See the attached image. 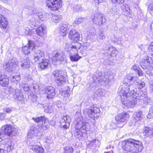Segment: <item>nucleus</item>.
Wrapping results in <instances>:
<instances>
[{
  "label": "nucleus",
  "instance_id": "nucleus-28",
  "mask_svg": "<svg viewBox=\"0 0 153 153\" xmlns=\"http://www.w3.org/2000/svg\"><path fill=\"white\" fill-rule=\"evenodd\" d=\"M30 149L37 153H42L44 152V149L42 146L36 145L32 146Z\"/></svg>",
  "mask_w": 153,
  "mask_h": 153
},
{
  "label": "nucleus",
  "instance_id": "nucleus-34",
  "mask_svg": "<svg viewBox=\"0 0 153 153\" xmlns=\"http://www.w3.org/2000/svg\"><path fill=\"white\" fill-rule=\"evenodd\" d=\"M142 112L141 111H139L138 113H136L135 117H134V120H136L134 126L136 125L137 122L141 120L142 118Z\"/></svg>",
  "mask_w": 153,
  "mask_h": 153
},
{
  "label": "nucleus",
  "instance_id": "nucleus-25",
  "mask_svg": "<svg viewBox=\"0 0 153 153\" xmlns=\"http://www.w3.org/2000/svg\"><path fill=\"white\" fill-rule=\"evenodd\" d=\"M143 148L142 142L134 140V152L137 153L140 152Z\"/></svg>",
  "mask_w": 153,
  "mask_h": 153
},
{
  "label": "nucleus",
  "instance_id": "nucleus-43",
  "mask_svg": "<svg viewBox=\"0 0 153 153\" xmlns=\"http://www.w3.org/2000/svg\"><path fill=\"white\" fill-rule=\"evenodd\" d=\"M152 105V106L150 108L149 114L147 116L148 118L150 119L153 117V103Z\"/></svg>",
  "mask_w": 153,
  "mask_h": 153
},
{
  "label": "nucleus",
  "instance_id": "nucleus-27",
  "mask_svg": "<svg viewBox=\"0 0 153 153\" xmlns=\"http://www.w3.org/2000/svg\"><path fill=\"white\" fill-rule=\"evenodd\" d=\"M103 48L105 50H108L111 56H116L117 53V51L115 48L113 47H108V48Z\"/></svg>",
  "mask_w": 153,
  "mask_h": 153
},
{
  "label": "nucleus",
  "instance_id": "nucleus-2",
  "mask_svg": "<svg viewBox=\"0 0 153 153\" xmlns=\"http://www.w3.org/2000/svg\"><path fill=\"white\" fill-rule=\"evenodd\" d=\"M75 129L74 134L76 138L80 139L86 134V128L87 123L84 121L82 117L76 119Z\"/></svg>",
  "mask_w": 153,
  "mask_h": 153
},
{
  "label": "nucleus",
  "instance_id": "nucleus-58",
  "mask_svg": "<svg viewBox=\"0 0 153 153\" xmlns=\"http://www.w3.org/2000/svg\"><path fill=\"white\" fill-rule=\"evenodd\" d=\"M33 88L35 90H39V86L37 85H35L33 86Z\"/></svg>",
  "mask_w": 153,
  "mask_h": 153
},
{
  "label": "nucleus",
  "instance_id": "nucleus-21",
  "mask_svg": "<svg viewBox=\"0 0 153 153\" xmlns=\"http://www.w3.org/2000/svg\"><path fill=\"white\" fill-rule=\"evenodd\" d=\"M36 32L38 35L43 39L44 36L46 34L45 27L44 25L39 26L36 29Z\"/></svg>",
  "mask_w": 153,
  "mask_h": 153
},
{
  "label": "nucleus",
  "instance_id": "nucleus-20",
  "mask_svg": "<svg viewBox=\"0 0 153 153\" xmlns=\"http://www.w3.org/2000/svg\"><path fill=\"white\" fill-rule=\"evenodd\" d=\"M9 83V79L6 75L4 74L0 76V85L2 86H7Z\"/></svg>",
  "mask_w": 153,
  "mask_h": 153
},
{
  "label": "nucleus",
  "instance_id": "nucleus-36",
  "mask_svg": "<svg viewBox=\"0 0 153 153\" xmlns=\"http://www.w3.org/2000/svg\"><path fill=\"white\" fill-rule=\"evenodd\" d=\"M68 30L66 25H64L61 26L60 28V32L62 33V35L63 36H65L68 33Z\"/></svg>",
  "mask_w": 153,
  "mask_h": 153
},
{
  "label": "nucleus",
  "instance_id": "nucleus-63",
  "mask_svg": "<svg viewBox=\"0 0 153 153\" xmlns=\"http://www.w3.org/2000/svg\"><path fill=\"white\" fill-rule=\"evenodd\" d=\"M149 9L153 10V4H151L149 7Z\"/></svg>",
  "mask_w": 153,
  "mask_h": 153
},
{
  "label": "nucleus",
  "instance_id": "nucleus-52",
  "mask_svg": "<svg viewBox=\"0 0 153 153\" xmlns=\"http://www.w3.org/2000/svg\"><path fill=\"white\" fill-rule=\"evenodd\" d=\"M145 83L144 82H141L140 83H138L137 87L140 89L145 87Z\"/></svg>",
  "mask_w": 153,
  "mask_h": 153
},
{
  "label": "nucleus",
  "instance_id": "nucleus-46",
  "mask_svg": "<svg viewBox=\"0 0 153 153\" xmlns=\"http://www.w3.org/2000/svg\"><path fill=\"white\" fill-rule=\"evenodd\" d=\"M97 38L98 39H103L105 38L104 34L102 31H100Z\"/></svg>",
  "mask_w": 153,
  "mask_h": 153
},
{
  "label": "nucleus",
  "instance_id": "nucleus-30",
  "mask_svg": "<svg viewBox=\"0 0 153 153\" xmlns=\"http://www.w3.org/2000/svg\"><path fill=\"white\" fill-rule=\"evenodd\" d=\"M36 131V128L34 126H32L30 131L28 133L27 137L32 138L34 135L35 132Z\"/></svg>",
  "mask_w": 153,
  "mask_h": 153
},
{
  "label": "nucleus",
  "instance_id": "nucleus-59",
  "mask_svg": "<svg viewBox=\"0 0 153 153\" xmlns=\"http://www.w3.org/2000/svg\"><path fill=\"white\" fill-rule=\"evenodd\" d=\"M105 0H94L95 3L99 4L100 3L103 2Z\"/></svg>",
  "mask_w": 153,
  "mask_h": 153
},
{
  "label": "nucleus",
  "instance_id": "nucleus-7",
  "mask_svg": "<svg viewBox=\"0 0 153 153\" xmlns=\"http://www.w3.org/2000/svg\"><path fill=\"white\" fill-rule=\"evenodd\" d=\"M134 146V140L129 138L126 140L123 141L122 142V148L127 151H132Z\"/></svg>",
  "mask_w": 153,
  "mask_h": 153
},
{
  "label": "nucleus",
  "instance_id": "nucleus-3",
  "mask_svg": "<svg viewBox=\"0 0 153 153\" xmlns=\"http://www.w3.org/2000/svg\"><path fill=\"white\" fill-rule=\"evenodd\" d=\"M0 132V142L4 138V136L6 135L9 137L16 136L18 133V129L10 125H6L2 126Z\"/></svg>",
  "mask_w": 153,
  "mask_h": 153
},
{
  "label": "nucleus",
  "instance_id": "nucleus-55",
  "mask_svg": "<svg viewBox=\"0 0 153 153\" xmlns=\"http://www.w3.org/2000/svg\"><path fill=\"white\" fill-rule=\"evenodd\" d=\"M149 50L150 51L153 52V42L151 43L149 47Z\"/></svg>",
  "mask_w": 153,
  "mask_h": 153
},
{
  "label": "nucleus",
  "instance_id": "nucleus-53",
  "mask_svg": "<svg viewBox=\"0 0 153 153\" xmlns=\"http://www.w3.org/2000/svg\"><path fill=\"white\" fill-rule=\"evenodd\" d=\"M35 15H36L37 19L39 18L40 19H42V18L43 17V15L42 13H37Z\"/></svg>",
  "mask_w": 153,
  "mask_h": 153
},
{
  "label": "nucleus",
  "instance_id": "nucleus-11",
  "mask_svg": "<svg viewBox=\"0 0 153 153\" xmlns=\"http://www.w3.org/2000/svg\"><path fill=\"white\" fill-rule=\"evenodd\" d=\"M32 119L36 123H40L41 125H39V128H41L43 130H45L46 129V127L44 126V124L48 121V120L44 116H41L39 117H34L32 118Z\"/></svg>",
  "mask_w": 153,
  "mask_h": 153
},
{
  "label": "nucleus",
  "instance_id": "nucleus-48",
  "mask_svg": "<svg viewBox=\"0 0 153 153\" xmlns=\"http://www.w3.org/2000/svg\"><path fill=\"white\" fill-rule=\"evenodd\" d=\"M12 107L6 108L3 109V111L7 113H10L13 111Z\"/></svg>",
  "mask_w": 153,
  "mask_h": 153
},
{
  "label": "nucleus",
  "instance_id": "nucleus-32",
  "mask_svg": "<svg viewBox=\"0 0 153 153\" xmlns=\"http://www.w3.org/2000/svg\"><path fill=\"white\" fill-rule=\"evenodd\" d=\"M49 64V61L48 60L45 59L39 64V66L42 69L46 68L48 66Z\"/></svg>",
  "mask_w": 153,
  "mask_h": 153
},
{
  "label": "nucleus",
  "instance_id": "nucleus-49",
  "mask_svg": "<svg viewBox=\"0 0 153 153\" xmlns=\"http://www.w3.org/2000/svg\"><path fill=\"white\" fill-rule=\"evenodd\" d=\"M96 94L98 96H102L104 95L102 90L101 89H98L96 92Z\"/></svg>",
  "mask_w": 153,
  "mask_h": 153
},
{
  "label": "nucleus",
  "instance_id": "nucleus-13",
  "mask_svg": "<svg viewBox=\"0 0 153 153\" xmlns=\"http://www.w3.org/2000/svg\"><path fill=\"white\" fill-rule=\"evenodd\" d=\"M60 72V71L56 70L53 73V74L56 79V82L59 86L61 85L64 82L63 76Z\"/></svg>",
  "mask_w": 153,
  "mask_h": 153
},
{
  "label": "nucleus",
  "instance_id": "nucleus-23",
  "mask_svg": "<svg viewBox=\"0 0 153 153\" xmlns=\"http://www.w3.org/2000/svg\"><path fill=\"white\" fill-rule=\"evenodd\" d=\"M19 64L23 68L28 69L30 67V64L29 60L28 59H25L22 60L19 63Z\"/></svg>",
  "mask_w": 153,
  "mask_h": 153
},
{
  "label": "nucleus",
  "instance_id": "nucleus-61",
  "mask_svg": "<svg viewBox=\"0 0 153 153\" xmlns=\"http://www.w3.org/2000/svg\"><path fill=\"white\" fill-rule=\"evenodd\" d=\"M7 152L6 151L3 149L0 148V153H7Z\"/></svg>",
  "mask_w": 153,
  "mask_h": 153
},
{
  "label": "nucleus",
  "instance_id": "nucleus-45",
  "mask_svg": "<svg viewBox=\"0 0 153 153\" xmlns=\"http://www.w3.org/2000/svg\"><path fill=\"white\" fill-rule=\"evenodd\" d=\"M90 144L91 145H94L96 146H97L100 145V143L98 140L94 139L93 140L91 141Z\"/></svg>",
  "mask_w": 153,
  "mask_h": 153
},
{
  "label": "nucleus",
  "instance_id": "nucleus-41",
  "mask_svg": "<svg viewBox=\"0 0 153 153\" xmlns=\"http://www.w3.org/2000/svg\"><path fill=\"white\" fill-rule=\"evenodd\" d=\"M64 152L65 153H71L74 151V149L72 147L66 146L64 148Z\"/></svg>",
  "mask_w": 153,
  "mask_h": 153
},
{
  "label": "nucleus",
  "instance_id": "nucleus-17",
  "mask_svg": "<svg viewBox=\"0 0 153 153\" xmlns=\"http://www.w3.org/2000/svg\"><path fill=\"white\" fill-rule=\"evenodd\" d=\"M68 38L71 40L77 41L79 40L80 35L76 30L72 29L69 32Z\"/></svg>",
  "mask_w": 153,
  "mask_h": 153
},
{
  "label": "nucleus",
  "instance_id": "nucleus-62",
  "mask_svg": "<svg viewBox=\"0 0 153 153\" xmlns=\"http://www.w3.org/2000/svg\"><path fill=\"white\" fill-rule=\"evenodd\" d=\"M4 18L5 17L3 16L0 14V22L2 20V19H4Z\"/></svg>",
  "mask_w": 153,
  "mask_h": 153
},
{
  "label": "nucleus",
  "instance_id": "nucleus-40",
  "mask_svg": "<svg viewBox=\"0 0 153 153\" xmlns=\"http://www.w3.org/2000/svg\"><path fill=\"white\" fill-rule=\"evenodd\" d=\"M0 24L1 28L5 29L7 27V22L5 20L4 18V19H2V20L0 22Z\"/></svg>",
  "mask_w": 153,
  "mask_h": 153
},
{
  "label": "nucleus",
  "instance_id": "nucleus-26",
  "mask_svg": "<svg viewBox=\"0 0 153 153\" xmlns=\"http://www.w3.org/2000/svg\"><path fill=\"white\" fill-rule=\"evenodd\" d=\"M88 35L87 36V39L89 40L95 39L96 36V30L94 27L91 28L88 33H87Z\"/></svg>",
  "mask_w": 153,
  "mask_h": 153
},
{
  "label": "nucleus",
  "instance_id": "nucleus-51",
  "mask_svg": "<svg viewBox=\"0 0 153 153\" xmlns=\"http://www.w3.org/2000/svg\"><path fill=\"white\" fill-rule=\"evenodd\" d=\"M121 9L125 11H128V6L126 4H124L121 6Z\"/></svg>",
  "mask_w": 153,
  "mask_h": 153
},
{
  "label": "nucleus",
  "instance_id": "nucleus-14",
  "mask_svg": "<svg viewBox=\"0 0 153 153\" xmlns=\"http://www.w3.org/2000/svg\"><path fill=\"white\" fill-rule=\"evenodd\" d=\"M35 47L34 43L33 41L29 40L28 46H24L22 47V52L25 54H27L30 53Z\"/></svg>",
  "mask_w": 153,
  "mask_h": 153
},
{
  "label": "nucleus",
  "instance_id": "nucleus-15",
  "mask_svg": "<svg viewBox=\"0 0 153 153\" xmlns=\"http://www.w3.org/2000/svg\"><path fill=\"white\" fill-rule=\"evenodd\" d=\"M71 121V119L69 116H64L60 120L61 126L66 129L69 126Z\"/></svg>",
  "mask_w": 153,
  "mask_h": 153
},
{
  "label": "nucleus",
  "instance_id": "nucleus-24",
  "mask_svg": "<svg viewBox=\"0 0 153 153\" xmlns=\"http://www.w3.org/2000/svg\"><path fill=\"white\" fill-rule=\"evenodd\" d=\"M140 65L143 69L146 68L149 66H151L150 60L148 57H147L146 59H142Z\"/></svg>",
  "mask_w": 153,
  "mask_h": 153
},
{
  "label": "nucleus",
  "instance_id": "nucleus-12",
  "mask_svg": "<svg viewBox=\"0 0 153 153\" xmlns=\"http://www.w3.org/2000/svg\"><path fill=\"white\" fill-rule=\"evenodd\" d=\"M128 114L126 112L118 114L115 117L116 121L118 124L125 123L129 118Z\"/></svg>",
  "mask_w": 153,
  "mask_h": 153
},
{
  "label": "nucleus",
  "instance_id": "nucleus-16",
  "mask_svg": "<svg viewBox=\"0 0 153 153\" xmlns=\"http://www.w3.org/2000/svg\"><path fill=\"white\" fill-rule=\"evenodd\" d=\"M45 92L47 94L46 96L47 98L49 100L53 98L56 94L55 89L51 86L46 87L45 90Z\"/></svg>",
  "mask_w": 153,
  "mask_h": 153
},
{
  "label": "nucleus",
  "instance_id": "nucleus-10",
  "mask_svg": "<svg viewBox=\"0 0 153 153\" xmlns=\"http://www.w3.org/2000/svg\"><path fill=\"white\" fill-rule=\"evenodd\" d=\"M106 19L105 17L101 14H97L94 16L93 19V22L95 24L100 25L105 22Z\"/></svg>",
  "mask_w": 153,
  "mask_h": 153
},
{
  "label": "nucleus",
  "instance_id": "nucleus-44",
  "mask_svg": "<svg viewBox=\"0 0 153 153\" xmlns=\"http://www.w3.org/2000/svg\"><path fill=\"white\" fill-rule=\"evenodd\" d=\"M67 91H62V92H60L62 96L64 97H68L69 98V97L70 96L69 93L68 91V89H67Z\"/></svg>",
  "mask_w": 153,
  "mask_h": 153
},
{
  "label": "nucleus",
  "instance_id": "nucleus-54",
  "mask_svg": "<svg viewBox=\"0 0 153 153\" xmlns=\"http://www.w3.org/2000/svg\"><path fill=\"white\" fill-rule=\"evenodd\" d=\"M6 114L4 113H0V120H3L5 117Z\"/></svg>",
  "mask_w": 153,
  "mask_h": 153
},
{
  "label": "nucleus",
  "instance_id": "nucleus-60",
  "mask_svg": "<svg viewBox=\"0 0 153 153\" xmlns=\"http://www.w3.org/2000/svg\"><path fill=\"white\" fill-rule=\"evenodd\" d=\"M135 97H136L134 98V102H135V101H136V102L137 101V100H141L142 99V98H141V97L140 98L139 97H137V96H135Z\"/></svg>",
  "mask_w": 153,
  "mask_h": 153
},
{
  "label": "nucleus",
  "instance_id": "nucleus-33",
  "mask_svg": "<svg viewBox=\"0 0 153 153\" xmlns=\"http://www.w3.org/2000/svg\"><path fill=\"white\" fill-rule=\"evenodd\" d=\"M62 18V17L61 15H53L51 17V20L52 22L56 23L58 22Z\"/></svg>",
  "mask_w": 153,
  "mask_h": 153
},
{
  "label": "nucleus",
  "instance_id": "nucleus-22",
  "mask_svg": "<svg viewBox=\"0 0 153 153\" xmlns=\"http://www.w3.org/2000/svg\"><path fill=\"white\" fill-rule=\"evenodd\" d=\"M143 133L144 136L146 137H153V128L145 127L143 129Z\"/></svg>",
  "mask_w": 153,
  "mask_h": 153
},
{
  "label": "nucleus",
  "instance_id": "nucleus-18",
  "mask_svg": "<svg viewBox=\"0 0 153 153\" xmlns=\"http://www.w3.org/2000/svg\"><path fill=\"white\" fill-rule=\"evenodd\" d=\"M34 56V60L36 61H37L40 60L42 59L45 55L43 52L40 50H37L35 51Z\"/></svg>",
  "mask_w": 153,
  "mask_h": 153
},
{
  "label": "nucleus",
  "instance_id": "nucleus-57",
  "mask_svg": "<svg viewBox=\"0 0 153 153\" xmlns=\"http://www.w3.org/2000/svg\"><path fill=\"white\" fill-rule=\"evenodd\" d=\"M37 98V97L36 95H34L32 97V100L33 102H35Z\"/></svg>",
  "mask_w": 153,
  "mask_h": 153
},
{
  "label": "nucleus",
  "instance_id": "nucleus-38",
  "mask_svg": "<svg viewBox=\"0 0 153 153\" xmlns=\"http://www.w3.org/2000/svg\"><path fill=\"white\" fill-rule=\"evenodd\" d=\"M85 19V18H76L73 23L74 25L76 26L84 21Z\"/></svg>",
  "mask_w": 153,
  "mask_h": 153
},
{
  "label": "nucleus",
  "instance_id": "nucleus-56",
  "mask_svg": "<svg viewBox=\"0 0 153 153\" xmlns=\"http://www.w3.org/2000/svg\"><path fill=\"white\" fill-rule=\"evenodd\" d=\"M7 152H10L12 149V147L11 144L8 145L7 146Z\"/></svg>",
  "mask_w": 153,
  "mask_h": 153
},
{
  "label": "nucleus",
  "instance_id": "nucleus-29",
  "mask_svg": "<svg viewBox=\"0 0 153 153\" xmlns=\"http://www.w3.org/2000/svg\"><path fill=\"white\" fill-rule=\"evenodd\" d=\"M14 97L17 99L18 100H22L23 96L21 92V91L18 89H16L14 93Z\"/></svg>",
  "mask_w": 153,
  "mask_h": 153
},
{
  "label": "nucleus",
  "instance_id": "nucleus-64",
  "mask_svg": "<svg viewBox=\"0 0 153 153\" xmlns=\"http://www.w3.org/2000/svg\"><path fill=\"white\" fill-rule=\"evenodd\" d=\"M150 27L151 29L153 31V22L151 23Z\"/></svg>",
  "mask_w": 153,
  "mask_h": 153
},
{
  "label": "nucleus",
  "instance_id": "nucleus-42",
  "mask_svg": "<svg viewBox=\"0 0 153 153\" xmlns=\"http://www.w3.org/2000/svg\"><path fill=\"white\" fill-rule=\"evenodd\" d=\"M19 86L20 88H22L23 90L25 91H27L30 90L29 87L28 86V85L27 84H25V83H22V85H20Z\"/></svg>",
  "mask_w": 153,
  "mask_h": 153
},
{
  "label": "nucleus",
  "instance_id": "nucleus-37",
  "mask_svg": "<svg viewBox=\"0 0 153 153\" xmlns=\"http://www.w3.org/2000/svg\"><path fill=\"white\" fill-rule=\"evenodd\" d=\"M81 58V56H79L77 53L75 54L74 55H71L70 56V59L73 61H77Z\"/></svg>",
  "mask_w": 153,
  "mask_h": 153
},
{
  "label": "nucleus",
  "instance_id": "nucleus-31",
  "mask_svg": "<svg viewBox=\"0 0 153 153\" xmlns=\"http://www.w3.org/2000/svg\"><path fill=\"white\" fill-rule=\"evenodd\" d=\"M43 108L44 109V111L45 112L47 113H51L53 111V106L52 104H50L48 106H44Z\"/></svg>",
  "mask_w": 153,
  "mask_h": 153
},
{
  "label": "nucleus",
  "instance_id": "nucleus-47",
  "mask_svg": "<svg viewBox=\"0 0 153 153\" xmlns=\"http://www.w3.org/2000/svg\"><path fill=\"white\" fill-rule=\"evenodd\" d=\"M36 8L35 7H31V8L29 10V12L31 15H33L35 13H37Z\"/></svg>",
  "mask_w": 153,
  "mask_h": 153
},
{
  "label": "nucleus",
  "instance_id": "nucleus-9",
  "mask_svg": "<svg viewBox=\"0 0 153 153\" xmlns=\"http://www.w3.org/2000/svg\"><path fill=\"white\" fill-rule=\"evenodd\" d=\"M52 60L53 63L54 65H57L65 61V56L62 53H57L53 57Z\"/></svg>",
  "mask_w": 153,
  "mask_h": 153
},
{
  "label": "nucleus",
  "instance_id": "nucleus-19",
  "mask_svg": "<svg viewBox=\"0 0 153 153\" xmlns=\"http://www.w3.org/2000/svg\"><path fill=\"white\" fill-rule=\"evenodd\" d=\"M16 65V63L13 60H12L6 64L5 69L9 72H12L14 70Z\"/></svg>",
  "mask_w": 153,
  "mask_h": 153
},
{
  "label": "nucleus",
  "instance_id": "nucleus-1",
  "mask_svg": "<svg viewBox=\"0 0 153 153\" xmlns=\"http://www.w3.org/2000/svg\"><path fill=\"white\" fill-rule=\"evenodd\" d=\"M133 74H127L123 81L126 87L123 86L118 91L123 108H131L134 107V87Z\"/></svg>",
  "mask_w": 153,
  "mask_h": 153
},
{
  "label": "nucleus",
  "instance_id": "nucleus-35",
  "mask_svg": "<svg viewBox=\"0 0 153 153\" xmlns=\"http://www.w3.org/2000/svg\"><path fill=\"white\" fill-rule=\"evenodd\" d=\"M32 27H35L37 25L38 23V19L36 15H34L32 19H30V21Z\"/></svg>",
  "mask_w": 153,
  "mask_h": 153
},
{
  "label": "nucleus",
  "instance_id": "nucleus-6",
  "mask_svg": "<svg viewBox=\"0 0 153 153\" xmlns=\"http://www.w3.org/2000/svg\"><path fill=\"white\" fill-rule=\"evenodd\" d=\"M81 45L79 43L76 42L74 45L67 44L65 45V50L70 53L71 54H73V53H77V51L80 48Z\"/></svg>",
  "mask_w": 153,
  "mask_h": 153
},
{
  "label": "nucleus",
  "instance_id": "nucleus-39",
  "mask_svg": "<svg viewBox=\"0 0 153 153\" xmlns=\"http://www.w3.org/2000/svg\"><path fill=\"white\" fill-rule=\"evenodd\" d=\"M134 71L136 74H137L139 76L143 75V71L141 70L138 66H135L134 65Z\"/></svg>",
  "mask_w": 153,
  "mask_h": 153
},
{
  "label": "nucleus",
  "instance_id": "nucleus-8",
  "mask_svg": "<svg viewBox=\"0 0 153 153\" xmlns=\"http://www.w3.org/2000/svg\"><path fill=\"white\" fill-rule=\"evenodd\" d=\"M46 5L48 7L53 10H56L60 7V0H47Z\"/></svg>",
  "mask_w": 153,
  "mask_h": 153
},
{
  "label": "nucleus",
  "instance_id": "nucleus-5",
  "mask_svg": "<svg viewBox=\"0 0 153 153\" xmlns=\"http://www.w3.org/2000/svg\"><path fill=\"white\" fill-rule=\"evenodd\" d=\"M100 112L99 108L96 107L92 108H85L83 111L84 114L90 117L93 119L99 116L98 114Z\"/></svg>",
  "mask_w": 153,
  "mask_h": 153
},
{
  "label": "nucleus",
  "instance_id": "nucleus-50",
  "mask_svg": "<svg viewBox=\"0 0 153 153\" xmlns=\"http://www.w3.org/2000/svg\"><path fill=\"white\" fill-rule=\"evenodd\" d=\"M113 3H116L119 4H121L124 3V0H111Z\"/></svg>",
  "mask_w": 153,
  "mask_h": 153
},
{
  "label": "nucleus",
  "instance_id": "nucleus-4",
  "mask_svg": "<svg viewBox=\"0 0 153 153\" xmlns=\"http://www.w3.org/2000/svg\"><path fill=\"white\" fill-rule=\"evenodd\" d=\"M102 73L97 71L96 75L93 77V79L95 82L98 81L99 82H103L106 84H108L109 82L113 78V76L107 74H105L103 76H101Z\"/></svg>",
  "mask_w": 153,
  "mask_h": 153
}]
</instances>
